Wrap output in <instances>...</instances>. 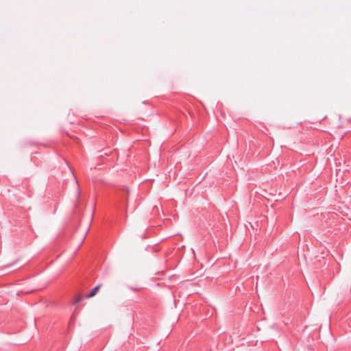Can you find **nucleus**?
<instances>
[{"label":"nucleus","mask_w":351,"mask_h":351,"mask_svg":"<svg viewBox=\"0 0 351 351\" xmlns=\"http://www.w3.org/2000/svg\"><path fill=\"white\" fill-rule=\"evenodd\" d=\"M99 288H100V285H97V286L95 287L91 290V291L86 295V298H89L93 297L97 293V292L99 291Z\"/></svg>","instance_id":"obj_1"},{"label":"nucleus","mask_w":351,"mask_h":351,"mask_svg":"<svg viewBox=\"0 0 351 351\" xmlns=\"http://www.w3.org/2000/svg\"><path fill=\"white\" fill-rule=\"evenodd\" d=\"M76 182H77V181H76ZM77 198H79V197L80 195V189L78 183H77Z\"/></svg>","instance_id":"obj_2"},{"label":"nucleus","mask_w":351,"mask_h":351,"mask_svg":"<svg viewBox=\"0 0 351 351\" xmlns=\"http://www.w3.org/2000/svg\"><path fill=\"white\" fill-rule=\"evenodd\" d=\"M82 298L81 296H79L77 298L75 299V303L77 304L80 303L82 300Z\"/></svg>","instance_id":"obj_3"},{"label":"nucleus","mask_w":351,"mask_h":351,"mask_svg":"<svg viewBox=\"0 0 351 351\" xmlns=\"http://www.w3.org/2000/svg\"><path fill=\"white\" fill-rule=\"evenodd\" d=\"M12 265H13V263L10 264V266H12ZM7 267H9V265H7Z\"/></svg>","instance_id":"obj_4"}]
</instances>
